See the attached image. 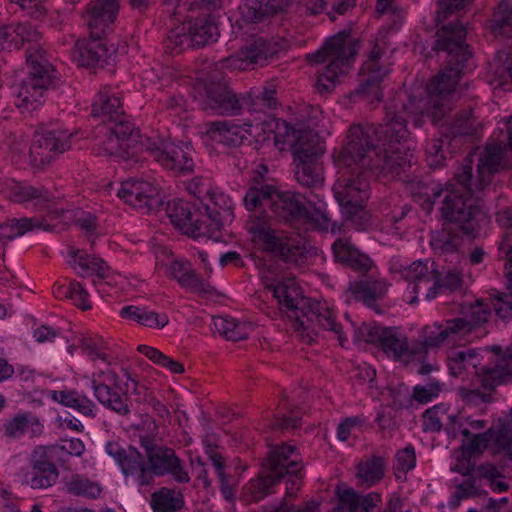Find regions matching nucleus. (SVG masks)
<instances>
[{
	"label": "nucleus",
	"instance_id": "obj_43",
	"mask_svg": "<svg viewBox=\"0 0 512 512\" xmlns=\"http://www.w3.org/2000/svg\"><path fill=\"white\" fill-rule=\"evenodd\" d=\"M215 330L230 341H240L248 337L251 326L248 323L239 322L231 317H214Z\"/></svg>",
	"mask_w": 512,
	"mask_h": 512
},
{
	"label": "nucleus",
	"instance_id": "obj_56",
	"mask_svg": "<svg viewBox=\"0 0 512 512\" xmlns=\"http://www.w3.org/2000/svg\"><path fill=\"white\" fill-rule=\"evenodd\" d=\"M426 161L431 168H439L444 165L446 152L443 139H432L426 145Z\"/></svg>",
	"mask_w": 512,
	"mask_h": 512
},
{
	"label": "nucleus",
	"instance_id": "obj_47",
	"mask_svg": "<svg viewBox=\"0 0 512 512\" xmlns=\"http://www.w3.org/2000/svg\"><path fill=\"white\" fill-rule=\"evenodd\" d=\"M273 192V186L270 185H261L260 187L253 186L250 187L243 199L244 205L246 209L249 211L248 218L254 213L261 212L267 214L265 210L262 209L264 205L269 207L270 205V196Z\"/></svg>",
	"mask_w": 512,
	"mask_h": 512
},
{
	"label": "nucleus",
	"instance_id": "obj_46",
	"mask_svg": "<svg viewBox=\"0 0 512 512\" xmlns=\"http://www.w3.org/2000/svg\"><path fill=\"white\" fill-rule=\"evenodd\" d=\"M120 315L123 318L133 319L149 328H163L168 323L167 315H160L133 305L123 307Z\"/></svg>",
	"mask_w": 512,
	"mask_h": 512
},
{
	"label": "nucleus",
	"instance_id": "obj_55",
	"mask_svg": "<svg viewBox=\"0 0 512 512\" xmlns=\"http://www.w3.org/2000/svg\"><path fill=\"white\" fill-rule=\"evenodd\" d=\"M443 329L449 340L457 341L464 338L473 330L470 322L465 317H458L447 320Z\"/></svg>",
	"mask_w": 512,
	"mask_h": 512
},
{
	"label": "nucleus",
	"instance_id": "obj_6",
	"mask_svg": "<svg viewBox=\"0 0 512 512\" xmlns=\"http://www.w3.org/2000/svg\"><path fill=\"white\" fill-rule=\"evenodd\" d=\"M294 450L293 446L282 445L269 452L258 477L245 486L250 501L259 502L264 499L272 493V487L284 477H288L287 484L290 483L286 487V496L292 497L296 494L301 485L303 464L294 455Z\"/></svg>",
	"mask_w": 512,
	"mask_h": 512
},
{
	"label": "nucleus",
	"instance_id": "obj_12",
	"mask_svg": "<svg viewBox=\"0 0 512 512\" xmlns=\"http://www.w3.org/2000/svg\"><path fill=\"white\" fill-rule=\"evenodd\" d=\"M435 263L417 261L402 271L403 278L409 283L408 289L414 296L409 300L410 304L417 302V295L425 293V297L431 300L438 293L448 290L450 292L461 291L463 286L462 274L456 269H449L442 276Z\"/></svg>",
	"mask_w": 512,
	"mask_h": 512
},
{
	"label": "nucleus",
	"instance_id": "obj_63",
	"mask_svg": "<svg viewBox=\"0 0 512 512\" xmlns=\"http://www.w3.org/2000/svg\"><path fill=\"white\" fill-rule=\"evenodd\" d=\"M472 0H441L439 3L440 9L436 14V22L439 25L446 20L451 14L460 11Z\"/></svg>",
	"mask_w": 512,
	"mask_h": 512
},
{
	"label": "nucleus",
	"instance_id": "obj_4",
	"mask_svg": "<svg viewBox=\"0 0 512 512\" xmlns=\"http://www.w3.org/2000/svg\"><path fill=\"white\" fill-rule=\"evenodd\" d=\"M13 48L19 49L25 42H33L27 49L26 61L30 71L17 88L15 105L23 111L31 112L44 102V94L57 86L55 70L37 43L41 34L28 23L10 25Z\"/></svg>",
	"mask_w": 512,
	"mask_h": 512
},
{
	"label": "nucleus",
	"instance_id": "obj_13",
	"mask_svg": "<svg viewBox=\"0 0 512 512\" xmlns=\"http://www.w3.org/2000/svg\"><path fill=\"white\" fill-rule=\"evenodd\" d=\"M499 252L505 258L507 291L495 295L492 304L484 300H476L474 304L470 305L468 315L465 318L470 322L472 329L487 322L491 314V306L501 319L505 321L512 319V235L510 232H507L505 238L501 241Z\"/></svg>",
	"mask_w": 512,
	"mask_h": 512
},
{
	"label": "nucleus",
	"instance_id": "obj_52",
	"mask_svg": "<svg viewBox=\"0 0 512 512\" xmlns=\"http://www.w3.org/2000/svg\"><path fill=\"white\" fill-rule=\"evenodd\" d=\"M179 284L201 297H207L214 292V288L209 283H206L202 277L191 268L185 273L179 281Z\"/></svg>",
	"mask_w": 512,
	"mask_h": 512
},
{
	"label": "nucleus",
	"instance_id": "obj_40",
	"mask_svg": "<svg viewBox=\"0 0 512 512\" xmlns=\"http://www.w3.org/2000/svg\"><path fill=\"white\" fill-rule=\"evenodd\" d=\"M482 127V122L473 114L472 108H469L456 114L450 132L453 137H478Z\"/></svg>",
	"mask_w": 512,
	"mask_h": 512
},
{
	"label": "nucleus",
	"instance_id": "obj_16",
	"mask_svg": "<svg viewBox=\"0 0 512 512\" xmlns=\"http://www.w3.org/2000/svg\"><path fill=\"white\" fill-rule=\"evenodd\" d=\"M370 173L359 168H346L333 185L334 197L342 209L365 205L370 197Z\"/></svg>",
	"mask_w": 512,
	"mask_h": 512
},
{
	"label": "nucleus",
	"instance_id": "obj_28",
	"mask_svg": "<svg viewBox=\"0 0 512 512\" xmlns=\"http://www.w3.org/2000/svg\"><path fill=\"white\" fill-rule=\"evenodd\" d=\"M252 123L245 121L238 123L235 120L214 121L207 124V135L214 141L229 147L241 145L247 135H251Z\"/></svg>",
	"mask_w": 512,
	"mask_h": 512
},
{
	"label": "nucleus",
	"instance_id": "obj_3",
	"mask_svg": "<svg viewBox=\"0 0 512 512\" xmlns=\"http://www.w3.org/2000/svg\"><path fill=\"white\" fill-rule=\"evenodd\" d=\"M91 115L102 118V123L96 128V143L93 147L96 155L138 161L143 146L139 130L126 119L120 99L111 95L109 88L99 92L92 105Z\"/></svg>",
	"mask_w": 512,
	"mask_h": 512
},
{
	"label": "nucleus",
	"instance_id": "obj_59",
	"mask_svg": "<svg viewBox=\"0 0 512 512\" xmlns=\"http://www.w3.org/2000/svg\"><path fill=\"white\" fill-rule=\"evenodd\" d=\"M119 465L122 472L128 476L136 473L141 467H143V465H145V463L143 461V456L137 449L129 448Z\"/></svg>",
	"mask_w": 512,
	"mask_h": 512
},
{
	"label": "nucleus",
	"instance_id": "obj_57",
	"mask_svg": "<svg viewBox=\"0 0 512 512\" xmlns=\"http://www.w3.org/2000/svg\"><path fill=\"white\" fill-rule=\"evenodd\" d=\"M442 385L437 380L430 381L426 385H416L413 388L412 399L420 404H426L439 396Z\"/></svg>",
	"mask_w": 512,
	"mask_h": 512
},
{
	"label": "nucleus",
	"instance_id": "obj_7",
	"mask_svg": "<svg viewBox=\"0 0 512 512\" xmlns=\"http://www.w3.org/2000/svg\"><path fill=\"white\" fill-rule=\"evenodd\" d=\"M491 352L497 357L493 363L482 366L481 356L475 349H451L447 355L448 368L454 377L472 370L481 385L488 390H494L499 385L512 384V347L504 352L500 346H492Z\"/></svg>",
	"mask_w": 512,
	"mask_h": 512
},
{
	"label": "nucleus",
	"instance_id": "obj_17",
	"mask_svg": "<svg viewBox=\"0 0 512 512\" xmlns=\"http://www.w3.org/2000/svg\"><path fill=\"white\" fill-rule=\"evenodd\" d=\"M200 106L219 115H238L247 102L246 97L237 94L224 81L211 80L204 84Z\"/></svg>",
	"mask_w": 512,
	"mask_h": 512
},
{
	"label": "nucleus",
	"instance_id": "obj_60",
	"mask_svg": "<svg viewBox=\"0 0 512 512\" xmlns=\"http://www.w3.org/2000/svg\"><path fill=\"white\" fill-rule=\"evenodd\" d=\"M388 327H382L374 322L364 323L357 331V338L367 343H380Z\"/></svg>",
	"mask_w": 512,
	"mask_h": 512
},
{
	"label": "nucleus",
	"instance_id": "obj_30",
	"mask_svg": "<svg viewBox=\"0 0 512 512\" xmlns=\"http://www.w3.org/2000/svg\"><path fill=\"white\" fill-rule=\"evenodd\" d=\"M69 254L74 258V263L81 269L80 276H93V285L99 292H105L104 286L110 285V271L107 264L101 258L88 255L79 249L70 248Z\"/></svg>",
	"mask_w": 512,
	"mask_h": 512
},
{
	"label": "nucleus",
	"instance_id": "obj_1",
	"mask_svg": "<svg viewBox=\"0 0 512 512\" xmlns=\"http://www.w3.org/2000/svg\"><path fill=\"white\" fill-rule=\"evenodd\" d=\"M466 28L459 22L442 25L436 32L432 49L445 52L446 66L426 86L417 87L411 92L401 90L387 104L383 123L374 127L375 138L381 146H404L410 135L406 117H414L413 123L420 127L422 115H427L438 124L451 110L455 88L464 64L471 56L465 43Z\"/></svg>",
	"mask_w": 512,
	"mask_h": 512
},
{
	"label": "nucleus",
	"instance_id": "obj_32",
	"mask_svg": "<svg viewBox=\"0 0 512 512\" xmlns=\"http://www.w3.org/2000/svg\"><path fill=\"white\" fill-rule=\"evenodd\" d=\"M378 150L369 170H379L383 174H397L408 163L405 146L387 145Z\"/></svg>",
	"mask_w": 512,
	"mask_h": 512
},
{
	"label": "nucleus",
	"instance_id": "obj_18",
	"mask_svg": "<svg viewBox=\"0 0 512 512\" xmlns=\"http://www.w3.org/2000/svg\"><path fill=\"white\" fill-rule=\"evenodd\" d=\"M145 148L165 169L179 174L193 171V149L186 143L175 144L164 140L159 143L148 141Z\"/></svg>",
	"mask_w": 512,
	"mask_h": 512
},
{
	"label": "nucleus",
	"instance_id": "obj_54",
	"mask_svg": "<svg viewBox=\"0 0 512 512\" xmlns=\"http://www.w3.org/2000/svg\"><path fill=\"white\" fill-rule=\"evenodd\" d=\"M342 213L358 230L367 231L373 226L372 215L365 209V205L342 209Z\"/></svg>",
	"mask_w": 512,
	"mask_h": 512
},
{
	"label": "nucleus",
	"instance_id": "obj_9",
	"mask_svg": "<svg viewBox=\"0 0 512 512\" xmlns=\"http://www.w3.org/2000/svg\"><path fill=\"white\" fill-rule=\"evenodd\" d=\"M203 209H196L186 201L173 200L168 203L167 213L171 223L185 234L219 241L221 229L232 221L233 213L230 208L217 209L215 205H204Z\"/></svg>",
	"mask_w": 512,
	"mask_h": 512
},
{
	"label": "nucleus",
	"instance_id": "obj_48",
	"mask_svg": "<svg viewBox=\"0 0 512 512\" xmlns=\"http://www.w3.org/2000/svg\"><path fill=\"white\" fill-rule=\"evenodd\" d=\"M379 344L385 354L394 359L408 353L407 338L397 328L388 327Z\"/></svg>",
	"mask_w": 512,
	"mask_h": 512
},
{
	"label": "nucleus",
	"instance_id": "obj_33",
	"mask_svg": "<svg viewBox=\"0 0 512 512\" xmlns=\"http://www.w3.org/2000/svg\"><path fill=\"white\" fill-rule=\"evenodd\" d=\"M284 0H243L239 7L243 19L258 23L284 10Z\"/></svg>",
	"mask_w": 512,
	"mask_h": 512
},
{
	"label": "nucleus",
	"instance_id": "obj_36",
	"mask_svg": "<svg viewBox=\"0 0 512 512\" xmlns=\"http://www.w3.org/2000/svg\"><path fill=\"white\" fill-rule=\"evenodd\" d=\"M381 501V495L371 492L359 494L353 489H346L339 494L337 512H369Z\"/></svg>",
	"mask_w": 512,
	"mask_h": 512
},
{
	"label": "nucleus",
	"instance_id": "obj_26",
	"mask_svg": "<svg viewBox=\"0 0 512 512\" xmlns=\"http://www.w3.org/2000/svg\"><path fill=\"white\" fill-rule=\"evenodd\" d=\"M273 54L274 50L266 40L256 38L242 48L236 55L226 58L223 61V65L229 68L246 70L254 65L263 66Z\"/></svg>",
	"mask_w": 512,
	"mask_h": 512
},
{
	"label": "nucleus",
	"instance_id": "obj_23",
	"mask_svg": "<svg viewBox=\"0 0 512 512\" xmlns=\"http://www.w3.org/2000/svg\"><path fill=\"white\" fill-rule=\"evenodd\" d=\"M117 195L127 204L145 213L161 203L157 188L142 180L128 179L122 182Z\"/></svg>",
	"mask_w": 512,
	"mask_h": 512
},
{
	"label": "nucleus",
	"instance_id": "obj_44",
	"mask_svg": "<svg viewBox=\"0 0 512 512\" xmlns=\"http://www.w3.org/2000/svg\"><path fill=\"white\" fill-rule=\"evenodd\" d=\"M305 215L299 224L309 225L313 229L326 230L330 225V217L327 212V205L324 201L308 200L305 202Z\"/></svg>",
	"mask_w": 512,
	"mask_h": 512
},
{
	"label": "nucleus",
	"instance_id": "obj_62",
	"mask_svg": "<svg viewBox=\"0 0 512 512\" xmlns=\"http://www.w3.org/2000/svg\"><path fill=\"white\" fill-rule=\"evenodd\" d=\"M15 197L17 201H28L33 199L48 201L50 199L49 192L43 187L36 188L22 185L16 187Z\"/></svg>",
	"mask_w": 512,
	"mask_h": 512
},
{
	"label": "nucleus",
	"instance_id": "obj_8",
	"mask_svg": "<svg viewBox=\"0 0 512 512\" xmlns=\"http://www.w3.org/2000/svg\"><path fill=\"white\" fill-rule=\"evenodd\" d=\"M359 49V38L352 35L350 30H343L327 39L318 51L307 55L309 62H328L316 82L320 93H329L339 77L349 72Z\"/></svg>",
	"mask_w": 512,
	"mask_h": 512
},
{
	"label": "nucleus",
	"instance_id": "obj_14",
	"mask_svg": "<svg viewBox=\"0 0 512 512\" xmlns=\"http://www.w3.org/2000/svg\"><path fill=\"white\" fill-rule=\"evenodd\" d=\"M147 433L140 434V444L145 451L150 470L156 476L170 474L178 483H187L190 480L184 470L181 460L171 448L157 443L158 426L155 421L148 418L144 421Z\"/></svg>",
	"mask_w": 512,
	"mask_h": 512
},
{
	"label": "nucleus",
	"instance_id": "obj_31",
	"mask_svg": "<svg viewBox=\"0 0 512 512\" xmlns=\"http://www.w3.org/2000/svg\"><path fill=\"white\" fill-rule=\"evenodd\" d=\"M332 250L336 261L355 271L365 273L373 268V261L366 254L360 252L347 238L337 239L332 245Z\"/></svg>",
	"mask_w": 512,
	"mask_h": 512
},
{
	"label": "nucleus",
	"instance_id": "obj_50",
	"mask_svg": "<svg viewBox=\"0 0 512 512\" xmlns=\"http://www.w3.org/2000/svg\"><path fill=\"white\" fill-rule=\"evenodd\" d=\"M384 475V462L381 457L373 456L358 465L357 478L360 484L368 487L380 481Z\"/></svg>",
	"mask_w": 512,
	"mask_h": 512
},
{
	"label": "nucleus",
	"instance_id": "obj_39",
	"mask_svg": "<svg viewBox=\"0 0 512 512\" xmlns=\"http://www.w3.org/2000/svg\"><path fill=\"white\" fill-rule=\"evenodd\" d=\"M48 226H43L38 218L12 219L9 223L0 224V252H3L6 244L17 236L36 227H43L44 230H47Z\"/></svg>",
	"mask_w": 512,
	"mask_h": 512
},
{
	"label": "nucleus",
	"instance_id": "obj_22",
	"mask_svg": "<svg viewBox=\"0 0 512 512\" xmlns=\"http://www.w3.org/2000/svg\"><path fill=\"white\" fill-rule=\"evenodd\" d=\"M118 376L113 371L94 374L91 384L95 398L106 408L115 413L126 416L130 412L129 398L126 394H120L113 390L110 384H115Z\"/></svg>",
	"mask_w": 512,
	"mask_h": 512
},
{
	"label": "nucleus",
	"instance_id": "obj_61",
	"mask_svg": "<svg viewBox=\"0 0 512 512\" xmlns=\"http://www.w3.org/2000/svg\"><path fill=\"white\" fill-rule=\"evenodd\" d=\"M447 340L449 339L443 329V324L425 328L423 341L425 349L440 347Z\"/></svg>",
	"mask_w": 512,
	"mask_h": 512
},
{
	"label": "nucleus",
	"instance_id": "obj_58",
	"mask_svg": "<svg viewBox=\"0 0 512 512\" xmlns=\"http://www.w3.org/2000/svg\"><path fill=\"white\" fill-rule=\"evenodd\" d=\"M446 415V410L442 405H435L423 413V430L425 432H439L443 426L442 416Z\"/></svg>",
	"mask_w": 512,
	"mask_h": 512
},
{
	"label": "nucleus",
	"instance_id": "obj_19",
	"mask_svg": "<svg viewBox=\"0 0 512 512\" xmlns=\"http://www.w3.org/2000/svg\"><path fill=\"white\" fill-rule=\"evenodd\" d=\"M72 134L63 130H46L36 136L30 147V163L34 167L49 164L57 155L70 149Z\"/></svg>",
	"mask_w": 512,
	"mask_h": 512
},
{
	"label": "nucleus",
	"instance_id": "obj_41",
	"mask_svg": "<svg viewBox=\"0 0 512 512\" xmlns=\"http://www.w3.org/2000/svg\"><path fill=\"white\" fill-rule=\"evenodd\" d=\"M276 90L274 84L253 89L249 96L246 97L244 108H248L252 112H265L267 109H275L278 105L276 98Z\"/></svg>",
	"mask_w": 512,
	"mask_h": 512
},
{
	"label": "nucleus",
	"instance_id": "obj_51",
	"mask_svg": "<svg viewBox=\"0 0 512 512\" xmlns=\"http://www.w3.org/2000/svg\"><path fill=\"white\" fill-rule=\"evenodd\" d=\"M138 351L153 361L155 364L167 368L173 373L181 374L184 372V367L180 362L164 355L161 351L154 347H150L148 345H140L138 347Z\"/></svg>",
	"mask_w": 512,
	"mask_h": 512
},
{
	"label": "nucleus",
	"instance_id": "obj_20",
	"mask_svg": "<svg viewBox=\"0 0 512 512\" xmlns=\"http://www.w3.org/2000/svg\"><path fill=\"white\" fill-rule=\"evenodd\" d=\"M277 135L288 137L294 159H321L325 152L324 143L309 129H294L286 121L277 123Z\"/></svg>",
	"mask_w": 512,
	"mask_h": 512
},
{
	"label": "nucleus",
	"instance_id": "obj_5",
	"mask_svg": "<svg viewBox=\"0 0 512 512\" xmlns=\"http://www.w3.org/2000/svg\"><path fill=\"white\" fill-rule=\"evenodd\" d=\"M264 284L278 300L280 306L287 309L288 317L293 321L294 329L308 343L315 340L317 335L315 326L319 325L323 329L338 335V339L343 346L345 338L342 335V326L335 322L333 312L325 303L302 297L299 287L291 279L275 283L265 278Z\"/></svg>",
	"mask_w": 512,
	"mask_h": 512
},
{
	"label": "nucleus",
	"instance_id": "obj_64",
	"mask_svg": "<svg viewBox=\"0 0 512 512\" xmlns=\"http://www.w3.org/2000/svg\"><path fill=\"white\" fill-rule=\"evenodd\" d=\"M396 466L395 469L406 473L412 470L416 465V455L413 446L408 445L402 450H399L396 454Z\"/></svg>",
	"mask_w": 512,
	"mask_h": 512
},
{
	"label": "nucleus",
	"instance_id": "obj_29",
	"mask_svg": "<svg viewBox=\"0 0 512 512\" xmlns=\"http://www.w3.org/2000/svg\"><path fill=\"white\" fill-rule=\"evenodd\" d=\"M366 273H363L358 280L349 283L347 293L350 294L348 299L353 298L362 301L365 305L371 307L377 300L386 295L389 285L385 279Z\"/></svg>",
	"mask_w": 512,
	"mask_h": 512
},
{
	"label": "nucleus",
	"instance_id": "obj_38",
	"mask_svg": "<svg viewBox=\"0 0 512 512\" xmlns=\"http://www.w3.org/2000/svg\"><path fill=\"white\" fill-rule=\"evenodd\" d=\"M296 163L295 176L297 181L306 187L317 188L324 181L321 159H294Z\"/></svg>",
	"mask_w": 512,
	"mask_h": 512
},
{
	"label": "nucleus",
	"instance_id": "obj_11",
	"mask_svg": "<svg viewBox=\"0 0 512 512\" xmlns=\"http://www.w3.org/2000/svg\"><path fill=\"white\" fill-rule=\"evenodd\" d=\"M194 5L201 10V15L194 21L183 23L169 31L164 41L167 50H182L185 44L188 47H202L216 36V20L222 9V1L196 0Z\"/></svg>",
	"mask_w": 512,
	"mask_h": 512
},
{
	"label": "nucleus",
	"instance_id": "obj_34",
	"mask_svg": "<svg viewBox=\"0 0 512 512\" xmlns=\"http://www.w3.org/2000/svg\"><path fill=\"white\" fill-rule=\"evenodd\" d=\"M387 74L388 70L383 68H378L377 70L362 69L360 83L354 90L353 95L371 104L380 102L383 96L381 83Z\"/></svg>",
	"mask_w": 512,
	"mask_h": 512
},
{
	"label": "nucleus",
	"instance_id": "obj_15",
	"mask_svg": "<svg viewBox=\"0 0 512 512\" xmlns=\"http://www.w3.org/2000/svg\"><path fill=\"white\" fill-rule=\"evenodd\" d=\"M373 125H352L342 148V158L346 166L369 170L378 151L374 142Z\"/></svg>",
	"mask_w": 512,
	"mask_h": 512
},
{
	"label": "nucleus",
	"instance_id": "obj_10",
	"mask_svg": "<svg viewBox=\"0 0 512 512\" xmlns=\"http://www.w3.org/2000/svg\"><path fill=\"white\" fill-rule=\"evenodd\" d=\"M246 230L263 249L284 262L299 265L306 260V246L299 235L290 234L272 227L271 217L261 212L246 220Z\"/></svg>",
	"mask_w": 512,
	"mask_h": 512
},
{
	"label": "nucleus",
	"instance_id": "obj_25",
	"mask_svg": "<svg viewBox=\"0 0 512 512\" xmlns=\"http://www.w3.org/2000/svg\"><path fill=\"white\" fill-rule=\"evenodd\" d=\"M269 208L279 221L290 225L299 224L305 215V201L292 192H280L273 187Z\"/></svg>",
	"mask_w": 512,
	"mask_h": 512
},
{
	"label": "nucleus",
	"instance_id": "obj_2",
	"mask_svg": "<svg viewBox=\"0 0 512 512\" xmlns=\"http://www.w3.org/2000/svg\"><path fill=\"white\" fill-rule=\"evenodd\" d=\"M503 146L493 142L487 145L477 164V177L472 173L471 161L456 172L454 182L446 188L441 214L446 224L455 226L468 237H475L482 211L477 192L487 186L502 162Z\"/></svg>",
	"mask_w": 512,
	"mask_h": 512
},
{
	"label": "nucleus",
	"instance_id": "obj_35",
	"mask_svg": "<svg viewBox=\"0 0 512 512\" xmlns=\"http://www.w3.org/2000/svg\"><path fill=\"white\" fill-rule=\"evenodd\" d=\"M490 446L495 454H503L500 461L502 470L512 466V426L498 424L488 429Z\"/></svg>",
	"mask_w": 512,
	"mask_h": 512
},
{
	"label": "nucleus",
	"instance_id": "obj_21",
	"mask_svg": "<svg viewBox=\"0 0 512 512\" xmlns=\"http://www.w3.org/2000/svg\"><path fill=\"white\" fill-rule=\"evenodd\" d=\"M48 451V447L38 446L31 454L30 468L24 475V483L31 489H47L58 480L59 471Z\"/></svg>",
	"mask_w": 512,
	"mask_h": 512
},
{
	"label": "nucleus",
	"instance_id": "obj_42",
	"mask_svg": "<svg viewBox=\"0 0 512 512\" xmlns=\"http://www.w3.org/2000/svg\"><path fill=\"white\" fill-rule=\"evenodd\" d=\"M183 505V496L175 489L163 487L151 495V507L154 512H178Z\"/></svg>",
	"mask_w": 512,
	"mask_h": 512
},
{
	"label": "nucleus",
	"instance_id": "obj_45",
	"mask_svg": "<svg viewBox=\"0 0 512 512\" xmlns=\"http://www.w3.org/2000/svg\"><path fill=\"white\" fill-rule=\"evenodd\" d=\"M67 493L87 499H96L102 488L98 482L90 480L87 476L73 474L65 483Z\"/></svg>",
	"mask_w": 512,
	"mask_h": 512
},
{
	"label": "nucleus",
	"instance_id": "obj_27",
	"mask_svg": "<svg viewBox=\"0 0 512 512\" xmlns=\"http://www.w3.org/2000/svg\"><path fill=\"white\" fill-rule=\"evenodd\" d=\"M118 0H94L87 8V25L92 37H103L115 21Z\"/></svg>",
	"mask_w": 512,
	"mask_h": 512
},
{
	"label": "nucleus",
	"instance_id": "obj_37",
	"mask_svg": "<svg viewBox=\"0 0 512 512\" xmlns=\"http://www.w3.org/2000/svg\"><path fill=\"white\" fill-rule=\"evenodd\" d=\"M463 236L466 235L461 230L446 224L441 231H437L432 235L431 247L439 255L454 254L460 247Z\"/></svg>",
	"mask_w": 512,
	"mask_h": 512
},
{
	"label": "nucleus",
	"instance_id": "obj_24",
	"mask_svg": "<svg viewBox=\"0 0 512 512\" xmlns=\"http://www.w3.org/2000/svg\"><path fill=\"white\" fill-rule=\"evenodd\" d=\"M103 37H92L89 40H81L75 44L73 56L79 65L86 67H102L112 60L116 53L113 44L108 45Z\"/></svg>",
	"mask_w": 512,
	"mask_h": 512
},
{
	"label": "nucleus",
	"instance_id": "obj_49",
	"mask_svg": "<svg viewBox=\"0 0 512 512\" xmlns=\"http://www.w3.org/2000/svg\"><path fill=\"white\" fill-rule=\"evenodd\" d=\"M494 36L512 37V3L501 2L490 21Z\"/></svg>",
	"mask_w": 512,
	"mask_h": 512
},
{
	"label": "nucleus",
	"instance_id": "obj_53",
	"mask_svg": "<svg viewBox=\"0 0 512 512\" xmlns=\"http://www.w3.org/2000/svg\"><path fill=\"white\" fill-rule=\"evenodd\" d=\"M211 462L215 468L217 476L220 480V490L225 500L233 501L235 498V488L233 479L230 476H226L224 473V461L219 454L211 455Z\"/></svg>",
	"mask_w": 512,
	"mask_h": 512
}]
</instances>
